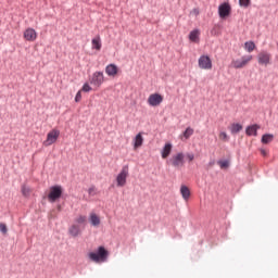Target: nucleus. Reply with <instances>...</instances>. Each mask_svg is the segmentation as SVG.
<instances>
[{"instance_id":"f8f14e48","label":"nucleus","mask_w":278,"mask_h":278,"mask_svg":"<svg viewBox=\"0 0 278 278\" xmlns=\"http://www.w3.org/2000/svg\"><path fill=\"white\" fill-rule=\"evenodd\" d=\"M258 64L263 66H267V64H270V54H268L267 52L258 53Z\"/></svg>"},{"instance_id":"dca6fc26","label":"nucleus","mask_w":278,"mask_h":278,"mask_svg":"<svg viewBox=\"0 0 278 278\" xmlns=\"http://www.w3.org/2000/svg\"><path fill=\"white\" fill-rule=\"evenodd\" d=\"M201 36V30L200 29H194V30H191L190 34H189V40L191 42H195V43H199V40H200V37Z\"/></svg>"},{"instance_id":"6ab92c4d","label":"nucleus","mask_w":278,"mask_h":278,"mask_svg":"<svg viewBox=\"0 0 278 278\" xmlns=\"http://www.w3.org/2000/svg\"><path fill=\"white\" fill-rule=\"evenodd\" d=\"M257 129H260V125H257V124L248 126L245 129V134H247V136H257Z\"/></svg>"},{"instance_id":"7ed1b4c3","label":"nucleus","mask_w":278,"mask_h":278,"mask_svg":"<svg viewBox=\"0 0 278 278\" xmlns=\"http://www.w3.org/2000/svg\"><path fill=\"white\" fill-rule=\"evenodd\" d=\"M89 258L91 260V262H105V260H108V250H105V248L103 247H100L98 249V252L89 253Z\"/></svg>"},{"instance_id":"c9c22d12","label":"nucleus","mask_w":278,"mask_h":278,"mask_svg":"<svg viewBox=\"0 0 278 278\" xmlns=\"http://www.w3.org/2000/svg\"><path fill=\"white\" fill-rule=\"evenodd\" d=\"M261 154H262L264 157H266V155H267L268 153L266 152V150L262 149V150H261Z\"/></svg>"},{"instance_id":"9d476101","label":"nucleus","mask_w":278,"mask_h":278,"mask_svg":"<svg viewBox=\"0 0 278 278\" xmlns=\"http://www.w3.org/2000/svg\"><path fill=\"white\" fill-rule=\"evenodd\" d=\"M24 40H27V42H36L38 38V33L34 28H26L24 30Z\"/></svg>"},{"instance_id":"a211bd4d","label":"nucleus","mask_w":278,"mask_h":278,"mask_svg":"<svg viewBox=\"0 0 278 278\" xmlns=\"http://www.w3.org/2000/svg\"><path fill=\"white\" fill-rule=\"evenodd\" d=\"M91 47L92 49H94L96 51H101V37L100 36H96L92 40H91Z\"/></svg>"},{"instance_id":"423d86ee","label":"nucleus","mask_w":278,"mask_h":278,"mask_svg":"<svg viewBox=\"0 0 278 278\" xmlns=\"http://www.w3.org/2000/svg\"><path fill=\"white\" fill-rule=\"evenodd\" d=\"M104 81L105 75H103V72H94L90 78L91 86H96V88H101Z\"/></svg>"},{"instance_id":"f704fd0d","label":"nucleus","mask_w":278,"mask_h":278,"mask_svg":"<svg viewBox=\"0 0 278 278\" xmlns=\"http://www.w3.org/2000/svg\"><path fill=\"white\" fill-rule=\"evenodd\" d=\"M187 160H189V162H193L194 161V154L188 153L187 154Z\"/></svg>"},{"instance_id":"6e6552de","label":"nucleus","mask_w":278,"mask_h":278,"mask_svg":"<svg viewBox=\"0 0 278 278\" xmlns=\"http://www.w3.org/2000/svg\"><path fill=\"white\" fill-rule=\"evenodd\" d=\"M61 197H62L61 186H53L50 188V192L48 194V200L50 201V203H55V201Z\"/></svg>"},{"instance_id":"0eeeda50","label":"nucleus","mask_w":278,"mask_h":278,"mask_svg":"<svg viewBox=\"0 0 278 278\" xmlns=\"http://www.w3.org/2000/svg\"><path fill=\"white\" fill-rule=\"evenodd\" d=\"M198 66L202 71H212V59L208 55H201L198 60Z\"/></svg>"},{"instance_id":"c756f323","label":"nucleus","mask_w":278,"mask_h":278,"mask_svg":"<svg viewBox=\"0 0 278 278\" xmlns=\"http://www.w3.org/2000/svg\"><path fill=\"white\" fill-rule=\"evenodd\" d=\"M91 90H92V87H90V85H89L88 83H86V84L83 86L80 92H81V91H83V92H90Z\"/></svg>"},{"instance_id":"72a5a7b5","label":"nucleus","mask_w":278,"mask_h":278,"mask_svg":"<svg viewBox=\"0 0 278 278\" xmlns=\"http://www.w3.org/2000/svg\"><path fill=\"white\" fill-rule=\"evenodd\" d=\"M75 101H76V103H79V101H81V90H79V91L76 93Z\"/></svg>"},{"instance_id":"2f4dec72","label":"nucleus","mask_w":278,"mask_h":278,"mask_svg":"<svg viewBox=\"0 0 278 278\" xmlns=\"http://www.w3.org/2000/svg\"><path fill=\"white\" fill-rule=\"evenodd\" d=\"M76 223H77L78 225H84V223H86V216H84V215L78 216V217L76 218Z\"/></svg>"},{"instance_id":"473e14b6","label":"nucleus","mask_w":278,"mask_h":278,"mask_svg":"<svg viewBox=\"0 0 278 278\" xmlns=\"http://www.w3.org/2000/svg\"><path fill=\"white\" fill-rule=\"evenodd\" d=\"M0 231L1 233H8V226L3 223H0Z\"/></svg>"},{"instance_id":"4468645a","label":"nucleus","mask_w":278,"mask_h":278,"mask_svg":"<svg viewBox=\"0 0 278 278\" xmlns=\"http://www.w3.org/2000/svg\"><path fill=\"white\" fill-rule=\"evenodd\" d=\"M134 149H140L142 144H144V137H142V132H139L136 135V137L132 140Z\"/></svg>"},{"instance_id":"9b49d317","label":"nucleus","mask_w":278,"mask_h":278,"mask_svg":"<svg viewBox=\"0 0 278 278\" xmlns=\"http://www.w3.org/2000/svg\"><path fill=\"white\" fill-rule=\"evenodd\" d=\"M218 14L220 18H227L231 14V7L229 3H223L218 8Z\"/></svg>"},{"instance_id":"bb28decb","label":"nucleus","mask_w":278,"mask_h":278,"mask_svg":"<svg viewBox=\"0 0 278 278\" xmlns=\"http://www.w3.org/2000/svg\"><path fill=\"white\" fill-rule=\"evenodd\" d=\"M30 193H31V189H29L27 186H22V194L24 197H29Z\"/></svg>"},{"instance_id":"393cba45","label":"nucleus","mask_w":278,"mask_h":278,"mask_svg":"<svg viewBox=\"0 0 278 278\" xmlns=\"http://www.w3.org/2000/svg\"><path fill=\"white\" fill-rule=\"evenodd\" d=\"M194 134V129H192L191 127H188L184 134H182V138H185V140H188L190 138V136H192Z\"/></svg>"},{"instance_id":"7c9ffc66","label":"nucleus","mask_w":278,"mask_h":278,"mask_svg":"<svg viewBox=\"0 0 278 278\" xmlns=\"http://www.w3.org/2000/svg\"><path fill=\"white\" fill-rule=\"evenodd\" d=\"M88 194H90V197H96L97 194V187L92 186L88 189Z\"/></svg>"},{"instance_id":"a878e982","label":"nucleus","mask_w":278,"mask_h":278,"mask_svg":"<svg viewBox=\"0 0 278 278\" xmlns=\"http://www.w3.org/2000/svg\"><path fill=\"white\" fill-rule=\"evenodd\" d=\"M218 138L222 140V142H229V135H227L225 131H220Z\"/></svg>"},{"instance_id":"cd10ccee","label":"nucleus","mask_w":278,"mask_h":278,"mask_svg":"<svg viewBox=\"0 0 278 278\" xmlns=\"http://www.w3.org/2000/svg\"><path fill=\"white\" fill-rule=\"evenodd\" d=\"M239 5L241 8H249V5H251V0H239Z\"/></svg>"},{"instance_id":"f257e3e1","label":"nucleus","mask_w":278,"mask_h":278,"mask_svg":"<svg viewBox=\"0 0 278 278\" xmlns=\"http://www.w3.org/2000/svg\"><path fill=\"white\" fill-rule=\"evenodd\" d=\"M253 62V55L251 54H245L241 56L240 59L232 60L231 61V66L232 68L240 70V68H245L248 64H251Z\"/></svg>"},{"instance_id":"f03ea898","label":"nucleus","mask_w":278,"mask_h":278,"mask_svg":"<svg viewBox=\"0 0 278 278\" xmlns=\"http://www.w3.org/2000/svg\"><path fill=\"white\" fill-rule=\"evenodd\" d=\"M127 177H129V166L125 165L116 176L117 188H125L127 186Z\"/></svg>"},{"instance_id":"39448f33","label":"nucleus","mask_w":278,"mask_h":278,"mask_svg":"<svg viewBox=\"0 0 278 278\" xmlns=\"http://www.w3.org/2000/svg\"><path fill=\"white\" fill-rule=\"evenodd\" d=\"M185 157L186 155H184V152H179L169 159L168 164L174 166V168H181L185 164Z\"/></svg>"},{"instance_id":"1a4fd4ad","label":"nucleus","mask_w":278,"mask_h":278,"mask_svg":"<svg viewBox=\"0 0 278 278\" xmlns=\"http://www.w3.org/2000/svg\"><path fill=\"white\" fill-rule=\"evenodd\" d=\"M164 101V97L160 93H151L148 98V104L151 108H157Z\"/></svg>"},{"instance_id":"ddd939ff","label":"nucleus","mask_w":278,"mask_h":278,"mask_svg":"<svg viewBox=\"0 0 278 278\" xmlns=\"http://www.w3.org/2000/svg\"><path fill=\"white\" fill-rule=\"evenodd\" d=\"M105 73L109 77H116V75H118V66H116V64H109L105 67Z\"/></svg>"},{"instance_id":"20e7f679","label":"nucleus","mask_w":278,"mask_h":278,"mask_svg":"<svg viewBox=\"0 0 278 278\" xmlns=\"http://www.w3.org/2000/svg\"><path fill=\"white\" fill-rule=\"evenodd\" d=\"M59 138H60V130L58 129L50 130L47 135V139L43 141V147H51V144H55Z\"/></svg>"},{"instance_id":"c85d7f7f","label":"nucleus","mask_w":278,"mask_h":278,"mask_svg":"<svg viewBox=\"0 0 278 278\" xmlns=\"http://www.w3.org/2000/svg\"><path fill=\"white\" fill-rule=\"evenodd\" d=\"M217 164L219 168L225 169L229 166V161H218Z\"/></svg>"},{"instance_id":"f3484780","label":"nucleus","mask_w":278,"mask_h":278,"mask_svg":"<svg viewBox=\"0 0 278 278\" xmlns=\"http://www.w3.org/2000/svg\"><path fill=\"white\" fill-rule=\"evenodd\" d=\"M68 233L72 236V238H77V236H79V233H81V228L77 225H72L68 228Z\"/></svg>"},{"instance_id":"b1692460","label":"nucleus","mask_w":278,"mask_h":278,"mask_svg":"<svg viewBox=\"0 0 278 278\" xmlns=\"http://www.w3.org/2000/svg\"><path fill=\"white\" fill-rule=\"evenodd\" d=\"M242 128L243 127L241 124L236 123L230 126V131L231 134H240V131H242Z\"/></svg>"},{"instance_id":"4be33fe9","label":"nucleus","mask_w":278,"mask_h":278,"mask_svg":"<svg viewBox=\"0 0 278 278\" xmlns=\"http://www.w3.org/2000/svg\"><path fill=\"white\" fill-rule=\"evenodd\" d=\"M275 140V136L270 134L263 135L261 142L262 144H270Z\"/></svg>"},{"instance_id":"5701e85b","label":"nucleus","mask_w":278,"mask_h":278,"mask_svg":"<svg viewBox=\"0 0 278 278\" xmlns=\"http://www.w3.org/2000/svg\"><path fill=\"white\" fill-rule=\"evenodd\" d=\"M244 49H245V51H248V53H253V51H255V42L247 41L244 43Z\"/></svg>"},{"instance_id":"412c9836","label":"nucleus","mask_w":278,"mask_h":278,"mask_svg":"<svg viewBox=\"0 0 278 278\" xmlns=\"http://www.w3.org/2000/svg\"><path fill=\"white\" fill-rule=\"evenodd\" d=\"M180 193L185 201H188L190 199V189L185 185L180 187Z\"/></svg>"},{"instance_id":"aec40b11","label":"nucleus","mask_w":278,"mask_h":278,"mask_svg":"<svg viewBox=\"0 0 278 278\" xmlns=\"http://www.w3.org/2000/svg\"><path fill=\"white\" fill-rule=\"evenodd\" d=\"M172 151H173V144L166 143L162 150L163 160H166V157H168V155H170Z\"/></svg>"},{"instance_id":"2eb2a0df","label":"nucleus","mask_w":278,"mask_h":278,"mask_svg":"<svg viewBox=\"0 0 278 278\" xmlns=\"http://www.w3.org/2000/svg\"><path fill=\"white\" fill-rule=\"evenodd\" d=\"M89 220L92 225V227H99L101 225V217L97 215V213H90Z\"/></svg>"}]
</instances>
